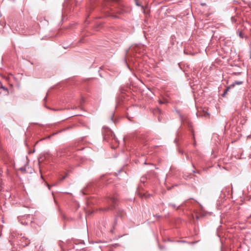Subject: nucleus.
<instances>
[{
	"mask_svg": "<svg viewBox=\"0 0 251 251\" xmlns=\"http://www.w3.org/2000/svg\"><path fill=\"white\" fill-rule=\"evenodd\" d=\"M108 202L109 204L110 205V206L105 209V210H108L109 209H112L115 208V205L117 202V199L114 197H110L108 198Z\"/></svg>",
	"mask_w": 251,
	"mask_h": 251,
	"instance_id": "f257e3e1",
	"label": "nucleus"
},
{
	"mask_svg": "<svg viewBox=\"0 0 251 251\" xmlns=\"http://www.w3.org/2000/svg\"><path fill=\"white\" fill-rule=\"evenodd\" d=\"M243 83V81H235L234 82H233L231 84V86L232 87H234L236 85H241Z\"/></svg>",
	"mask_w": 251,
	"mask_h": 251,
	"instance_id": "f03ea898",
	"label": "nucleus"
},
{
	"mask_svg": "<svg viewBox=\"0 0 251 251\" xmlns=\"http://www.w3.org/2000/svg\"><path fill=\"white\" fill-rule=\"evenodd\" d=\"M231 21L232 23H235V22L236 21V17L235 16H232L231 17Z\"/></svg>",
	"mask_w": 251,
	"mask_h": 251,
	"instance_id": "7ed1b4c3",
	"label": "nucleus"
},
{
	"mask_svg": "<svg viewBox=\"0 0 251 251\" xmlns=\"http://www.w3.org/2000/svg\"><path fill=\"white\" fill-rule=\"evenodd\" d=\"M238 35L241 38H243L244 37V34L241 31H238Z\"/></svg>",
	"mask_w": 251,
	"mask_h": 251,
	"instance_id": "20e7f679",
	"label": "nucleus"
},
{
	"mask_svg": "<svg viewBox=\"0 0 251 251\" xmlns=\"http://www.w3.org/2000/svg\"><path fill=\"white\" fill-rule=\"evenodd\" d=\"M1 89L4 90V91H6V93H8V89L7 88H6L5 87H4L3 86H1V87H0Z\"/></svg>",
	"mask_w": 251,
	"mask_h": 251,
	"instance_id": "39448f33",
	"label": "nucleus"
},
{
	"mask_svg": "<svg viewBox=\"0 0 251 251\" xmlns=\"http://www.w3.org/2000/svg\"><path fill=\"white\" fill-rule=\"evenodd\" d=\"M230 88H233L232 86H231V85L229 86H228L226 89L225 90V91L227 93L229 90L230 89Z\"/></svg>",
	"mask_w": 251,
	"mask_h": 251,
	"instance_id": "423d86ee",
	"label": "nucleus"
},
{
	"mask_svg": "<svg viewBox=\"0 0 251 251\" xmlns=\"http://www.w3.org/2000/svg\"><path fill=\"white\" fill-rule=\"evenodd\" d=\"M169 205L171 206H172L173 208H175L176 207V204H173V203H170L169 204Z\"/></svg>",
	"mask_w": 251,
	"mask_h": 251,
	"instance_id": "0eeeda50",
	"label": "nucleus"
},
{
	"mask_svg": "<svg viewBox=\"0 0 251 251\" xmlns=\"http://www.w3.org/2000/svg\"><path fill=\"white\" fill-rule=\"evenodd\" d=\"M66 177V176H63L61 179H60V181H62Z\"/></svg>",
	"mask_w": 251,
	"mask_h": 251,
	"instance_id": "6e6552de",
	"label": "nucleus"
},
{
	"mask_svg": "<svg viewBox=\"0 0 251 251\" xmlns=\"http://www.w3.org/2000/svg\"><path fill=\"white\" fill-rule=\"evenodd\" d=\"M227 93L225 91V92L222 94L223 97H225Z\"/></svg>",
	"mask_w": 251,
	"mask_h": 251,
	"instance_id": "1a4fd4ad",
	"label": "nucleus"
},
{
	"mask_svg": "<svg viewBox=\"0 0 251 251\" xmlns=\"http://www.w3.org/2000/svg\"><path fill=\"white\" fill-rule=\"evenodd\" d=\"M159 103L160 104H162L164 103V102H163V101H162V100H159Z\"/></svg>",
	"mask_w": 251,
	"mask_h": 251,
	"instance_id": "9d476101",
	"label": "nucleus"
},
{
	"mask_svg": "<svg viewBox=\"0 0 251 251\" xmlns=\"http://www.w3.org/2000/svg\"><path fill=\"white\" fill-rule=\"evenodd\" d=\"M155 216L156 217H159V215H155Z\"/></svg>",
	"mask_w": 251,
	"mask_h": 251,
	"instance_id": "9b49d317",
	"label": "nucleus"
},
{
	"mask_svg": "<svg viewBox=\"0 0 251 251\" xmlns=\"http://www.w3.org/2000/svg\"><path fill=\"white\" fill-rule=\"evenodd\" d=\"M103 138H104V140H106V137H105V136H104V137H103Z\"/></svg>",
	"mask_w": 251,
	"mask_h": 251,
	"instance_id": "f8f14e48",
	"label": "nucleus"
},
{
	"mask_svg": "<svg viewBox=\"0 0 251 251\" xmlns=\"http://www.w3.org/2000/svg\"><path fill=\"white\" fill-rule=\"evenodd\" d=\"M197 219L198 220L199 219V217L198 216H196Z\"/></svg>",
	"mask_w": 251,
	"mask_h": 251,
	"instance_id": "ddd939ff",
	"label": "nucleus"
},
{
	"mask_svg": "<svg viewBox=\"0 0 251 251\" xmlns=\"http://www.w3.org/2000/svg\"><path fill=\"white\" fill-rule=\"evenodd\" d=\"M110 133H111V134H113V132H111V131H110Z\"/></svg>",
	"mask_w": 251,
	"mask_h": 251,
	"instance_id": "4468645a",
	"label": "nucleus"
},
{
	"mask_svg": "<svg viewBox=\"0 0 251 251\" xmlns=\"http://www.w3.org/2000/svg\"><path fill=\"white\" fill-rule=\"evenodd\" d=\"M135 1H137V0H135Z\"/></svg>",
	"mask_w": 251,
	"mask_h": 251,
	"instance_id": "2eb2a0df",
	"label": "nucleus"
}]
</instances>
